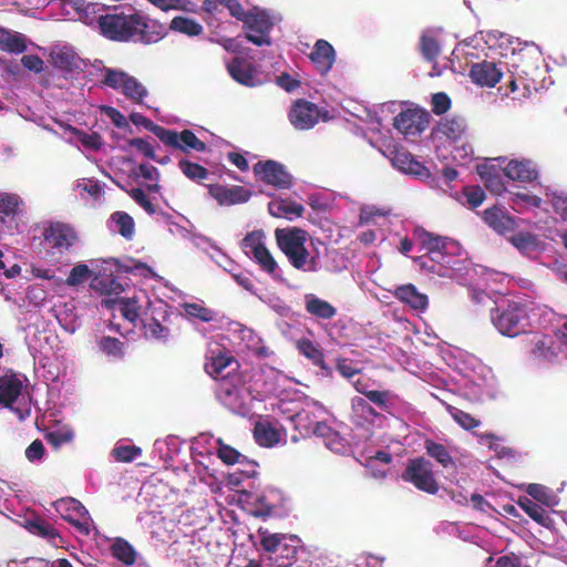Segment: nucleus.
I'll use <instances>...</instances> for the list:
<instances>
[{"label": "nucleus", "mask_w": 567, "mask_h": 567, "mask_svg": "<svg viewBox=\"0 0 567 567\" xmlns=\"http://www.w3.org/2000/svg\"><path fill=\"white\" fill-rule=\"evenodd\" d=\"M391 162L394 167L405 174L419 177L421 179L427 178L430 176L427 168L420 162L415 161L413 156L405 151H395L391 157Z\"/></svg>", "instance_id": "20"}, {"label": "nucleus", "mask_w": 567, "mask_h": 567, "mask_svg": "<svg viewBox=\"0 0 567 567\" xmlns=\"http://www.w3.org/2000/svg\"><path fill=\"white\" fill-rule=\"evenodd\" d=\"M241 21H244L247 29L246 38L248 41L259 47L271 43L269 32L274 22L265 11L254 9L249 13L246 12Z\"/></svg>", "instance_id": "7"}, {"label": "nucleus", "mask_w": 567, "mask_h": 567, "mask_svg": "<svg viewBox=\"0 0 567 567\" xmlns=\"http://www.w3.org/2000/svg\"><path fill=\"white\" fill-rule=\"evenodd\" d=\"M403 480L429 494H435L439 485L434 478L432 464L423 457L411 460L402 475Z\"/></svg>", "instance_id": "5"}, {"label": "nucleus", "mask_w": 567, "mask_h": 567, "mask_svg": "<svg viewBox=\"0 0 567 567\" xmlns=\"http://www.w3.org/2000/svg\"><path fill=\"white\" fill-rule=\"evenodd\" d=\"M130 196L143 207L150 215L155 214V206L151 203L150 198L141 188H133L128 192Z\"/></svg>", "instance_id": "53"}, {"label": "nucleus", "mask_w": 567, "mask_h": 567, "mask_svg": "<svg viewBox=\"0 0 567 567\" xmlns=\"http://www.w3.org/2000/svg\"><path fill=\"white\" fill-rule=\"evenodd\" d=\"M99 27L102 34L113 41L133 40L151 43L157 40V37L150 31L148 23L137 13L114 11L100 16Z\"/></svg>", "instance_id": "2"}, {"label": "nucleus", "mask_w": 567, "mask_h": 567, "mask_svg": "<svg viewBox=\"0 0 567 567\" xmlns=\"http://www.w3.org/2000/svg\"><path fill=\"white\" fill-rule=\"evenodd\" d=\"M432 105L435 114H443L450 109L451 101L445 93H436L432 97Z\"/></svg>", "instance_id": "56"}, {"label": "nucleus", "mask_w": 567, "mask_h": 567, "mask_svg": "<svg viewBox=\"0 0 567 567\" xmlns=\"http://www.w3.org/2000/svg\"><path fill=\"white\" fill-rule=\"evenodd\" d=\"M254 173L261 181L277 188H289L291 185V176L281 164L275 161L257 163L254 166Z\"/></svg>", "instance_id": "9"}, {"label": "nucleus", "mask_w": 567, "mask_h": 567, "mask_svg": "<svg viewBox=\"0 0 567 567\" xmlns=\"http://www.w3.org/2000/svg\"><path fill=\"white\" fill-rule=\"evenodd\" d=\"M450 412L452 417L465 430H473L481 424L480 420L460 409L450 408Z\"/></svg>", "instance_id": "49"}, {"label": "nucleus", "mask_w": 567, "mask_h": 567, "mask_svg": "<svg viewBox=\"0 0 567 567\" xmlns=\"http://www.w3.org/2000/svg\"><path fill=\"white\" fill-rule=\"evenodd\" d=\"M395 297L416 310H424L427 306V297L419 292L413 285L396 288Z\"/></svg>", "instance_id": "27"}, {"label": "nucleus", "mask_w": 567, "mask_h": 567, "mask_svg": "<svg viewBox=\"0 0 567 567\" xmlns=\"http://www.w3.org/2000/svg\"><path fill=\"white\" fill-rule=\"evenodd\" d=\"M25 49V40L21 34L11 33L6 29L0 28V50L11 53H21Z\"/></svg>", "instance_id": "29"}, {"label": "nucleus", "mask_w": 567, "mask_h": 567, "mask_svg": "<svg viewBox=\"0 0 567 567\" xmlns=\"http://www.w3.org/2000/svg\"><path fill=\"white\" fill-rule=\"evenodd\" d=\"M303 210L305 208L302 205L282 198H276L268 204V212L274 217L291 219L292 216H301Z\"/></svg>", "instance_id": "26"}, {"label": "nucleus", "mask_w": 567, "mask_h": 567, "mask_svg": "<svg viewBox=\"0 0 567 567\" xmlns=\"http://www.w3.org/2000/svg\"><path fill=\"white\" fill-rule=\"evenodd\" d=\"M78 240L75 230L66 224H51L44 231V243L56 254L66 252Z\"/></svg>", "instance_id": "8"}, {"label": "nucleus", "mask_w": 567, "mask_h": 567, "mask_svg": "<svg viewBox=\"0 0 567 567\" xmlns=\"http://www.w3.org/2000/svg\"><path fill=\"white\" fill-rule=\"evenodd\" d=\"M120 306V310L125 319L131 322H134L138 317L140 306L138 298L134 296L133 298L121 299L117 301Z\"/></svg>", "instance_id": "45"}, {"label": "nucleus", "mask_w": 567, "mask_h": 567, "mask_svg": "<svg viewBox=\"0 0 567 567\" xmlns=\"http://www.w3.org/2000/svg\"><path fill=\"white\" fill-rule=\"evenodd\" d=\"M44 454V445L40 440L33 441L25 450V457L30 462L42 458Z\"/></svg>", "instance_id": "59"}, {"label": "nucleus", "mask_w": 567, "mask_h": 567, "mask_svg": "<svg viewBox=\"0 0 567 567\" xmlns=\"http://www.w3.org/2000/svg\"><path fill=\"white\" fill-rule=\"evenodd\" d=\"M209 194L220 205H235L246 203L250 198V193L241 186L225 187L221 185L209 186Z\"/></svg>", "instance_id": "17"}, {"label": "nucleus", "mask_w": 567, "mask_h": 567, "mask_svg": "<svg viewBox=\"0 0 567 567\" xmlns=\"http://www.w3.org/2000/svg\"><path fill=\"white\" fill-rule=\"evenodd\" d=\"M310 58L320 73H327L334 62V50L330 43L324 40H318Z\"/></svg>", "instance_id": "24"}, {"label": "nucleus", "mask_w": 567, "mask_h": 567, "mask_svg": "<svg viewBox=\"0 0 567 567\" xmlns=\"http://www.w3.org/2000/svg\"><path fill=\"white\" fill-rule=\"evenodd\" d=\"M494 327L504 336L516 337L529 326L526 305L514 300H504L491 311Z\"/></svg>", "instance_id": "3"}, {"label": "nucleus", "mask_w": 567, "mask_h": 567, "mask_svg": "<svg viewBox=\"0 0 567 567\" xmlns=\"http://www.w3.org/2000/svg\"><path fill=\"white\" fill-rule=\"evenodd\" d=\"M21 63L25 69L33 71L35 73H39L43 70V61L38 55H23L21 59Z\"/></svg>", "instance_id": "62"}, {"label": "nucleus", "mask_w": 567, "mask_h": 567, "mask_svg": "<svg viewBox=\"0 0 567 567\" xmlns=\"http://www.w3.org/2000/svg\"><path fill=\"white\" fill-rule=\"evenodd\" d=\"M284 539H285V536L281 534L268 535L262 538L261 545L265 550H267L269 553H277L284 546L282 545Z\"/></svg>", "instance_id": "54"}, {"label": "nucleus", "mask_w": 567, "mask_h": 567, "mask_svg": "<svg viewBox=\"0 0 567 567\" xmlns=\"http://www.w3.org/2000/svg\"><path fill=\"white\" fill-rule=\"evenodd\" d=\"M351 404H352L353 412L364 420L372 419L373 416L377 415L374 410L362 398H359V396L353 398Z\"/></svg>", "instance_id": "51"}, {"label": "nucleus", "mask_w": 567, "mask_h": 567, "mask_svg": "<svg viewBox=\"0 0 567 567\" xmlns=\"http://www.w3.org/2000/svg\"><path fill=\"white\" fill-rule=\"evenodd\" d=\"M123 342H121L116 338L112 337H103L100 340L101 350L115 359H120L124 355V347Z\"/></svg>", "instance_id": "42"}, {"label": "nucleus", "mask_w": 567, "mask_h": 567, "mask_svg": "<svg viewBox=\"0 0 567 567\" xmlns=\"http://www.w3.org/2000/svg\"><path fill=\"white\" fill-rule=\"evenodd\" d=\"M178 166L183 174L192 181L200 182L206 179L208 176V171L198 164L188 161H181Z\"/></svg>", "instance_id": "41"}, {"label": "nucleus", "mask_w": 567, "mask_h": 567, "mask_svg": "<svg viewBox=\"0 0 567 567\" xmlns=\"http://www.w3.org/2000/svg\"><path fill=\"white\" fill-rule=\"evenodd\" d=\"M481 175L485 179V185L491 192L501 194L505 190V186L497 175H493L491 173L487 174L484 172H481Z\"/></svg>", "instance_id": "57"}, {"label": "nucleus", "mask_w": 567, "mask_h": 567, "mask_svg": "<svg viewBox=\"0 0 567 567\" xmlns=\"http://www.w3.org/2000/svg\"><path fill=\"white\" fill-rule=\"evenodd\" d=\"M465 197L472 208L478 207L485 199V193L481 187H468L465 190Z\"/></svg>", "instance_id": "55"}, {"label": "nucleus", "mask_w": 567, "mask_h": 567, "mask_svg": "<svg viewBox=\"0 0 567 567\" xmlns=\"http://www.w3.org/2000/svg\"><path fill=\"white\" fill-rule=\"evenodd\" d=\"M22 390V382L17 377H6L0 379V403L13 411L19 420H24L30 411L13 406L19 399Z\"/></svg>", "instance_id": "11"}, {"label": "nucleus", "mask_w": 567, "mask_h": 567, "mask_svg": "<svg viewBox=\"0 0 567 567\" xmlns=\"http://www.w3.org/2000/svg\"><path fill=\"white\" fill-rule=\"evenodd\" d=\"M511 243L523 254L530 255L538 251L539 241L529 233H518L511 237Z\"/></svg>", "instance_id": "34"}, {"label": "nucleus", "mask_w": 567, "mask_h": 567, "mask_svg": "<svg viewBox=\"0 0 567 567\" xmlns=\"http://www.w3.org/2000/svg\"><path fill=\"white\" fill-rule=\"evenodd\" d=\"M142 451L137 446L131 445H122L113 449V456L120 462H131L138 455H141Z\"/></svg>", "instance_id": "50"}, {"label": "nucleus", "mask_w": 567, "mask_h": 567, "mask_svg": "<svg viewBox=\"0 0 567 567\" xmlns=\"http://www.w3.org/2000/svg\"><path fill=\"white\" fill-rule=\"evenodd\" d=\"M365 396L378 406L385 408L390 399V393L388 391L369 390Z\"/></svg>", "instance_id": "63"}, {"label": "nucleus", "mask_w": 567, "mask_h": 567, "mask_svg": "<svg viewBox=\"0 0 567 567\" xmlns=\"http://www.w3.org/2000/svg\"><path fill=\"white\" fill-rule=\"evenodd\" d=\"M425 450L427 454L435 458L443 467H449L454 464L449 451L442 444L427 440L425 441Z\"/></svg>", "instance_id": "38"}, {"label": "nucleus", "mask_w": 567, "mask_h": 567, "mask_svg": "<svg viewBox=\"0 0 567 567\" xmlns=\"http://www.w3.org/2000/svg\"><path fill=\"white\" fill-rule=\"evenodd\" d=\"M218 449L217 455L218 457L228 465H234L240 462V458L244 457L234 447L225 444L221 439H217L216 441Z\"/></svg>", "instance_id": "43"}, {"label": "nucleus", "mask_w": 567, "mask_h": 567, "mask_svg": "<svg viewBox=\"0 0 567 567\" xmlns=\"http://www.w3.org/2000/svg\"><path fill=\"white\" fill-rule=\"evenodd\" d=\"M436 134L452 142H461L466 135L465 120L458 116L443 118L436 127Z\"/></svg>", "instance_id": "23"}, {"label": "nucleus", "mask_w": 567, "mask_h": 567, "mask_svg": "<svg viewBox=\"0 0 567 567\" xmlns=\"http://www.w3.org/2000/svg\"><path fill=\"white\" fill-rule=\"evenodd\" d=\"M103 83L120 90L127 99L138 103L148 94L146 87L136 78L120 70L106 69Z\"/></svg>", "instance_id": "4"}, {"label": "nucleus", "mask_w": 567, "mask_h": 567, "mask_svg": "<svg viewBox=\"0 0 567 567\" xmlns=\"http://www.w3.org/2000/svg\"><path fill=\"white\" fill-rule=\"evenodd\" d=\"M182 307L185 311V315L188 318L198 319L203 322L214 321L217 316V313L214 310L206 308L199 303L185 302L182 305Z\"/></svg>", "instance_id": "36"}, {"label": "nucleus", "mask_w": 567, "mask_h": 567, "mask_svg": "<svg viewBox=\"0 0 567 567\" xmlns=\"http://www.w3.org/2000/svg\"><path fill=\"white\" fill-rule=\"evenodd\" d=\"M519 506L528 514L534 520L544 523L547 519L546 511L537 503L526 498L519 501Z\"/></svg>", "instance_id": "48"}, {"label": "nucleus", "mask_w": 567, "mask_h": 567, "mask_svg": "<svg viewBox=\"0 0 567 567\" xmlns=\"http://www.w3.org/2000/svg\"><path fill=\"white\" fill-rule=\"evenodd\" d=\"M235 363L236 362L231 357L221 354L213 358L212 361L206 364V370L209 374L217 378L218 375H221L227 368Z\"/></svg>", "instance_id": "44"}, {"label": "nucleus", "mask_w": 567, "mask_h": 567, "mask_svg": "<svg viewBox=\"0 0 567 567\" xmlns=\"http://www.w3.org/2000/svg\"><path fill=\"white\" fill-rule=\"evenodd\" d=\"M276 241L291 266L303 272H317L321 267V241L311 238L307 231L297 228H278Z\"/></svg>", "instance_id": "1"}, {"label": "nucleus", "mask_w": 567, "mask_h": 567, "mask_svg": "<svg viewBox=\"0 0 567 567\" xmlns=\"http://www.w3.org/2000/svg\"><path fill=\"white\" fill-rule=\"evenodd\" d=\"M92 276V270L84 264H79L74 266L69 277L65 280V284L69 287H78L86 282Z\"/></svg>", "instance_id": "40"}, {"label": "nucleus", "mask_w": 567, "mask_h": 567, "mask_svg": "<svg viewBox=\"0 0 567 567\" xmlns=\"http://www.w3.org/2000/svg\"><path fill=\"white\" fill-rule=\"evenodd\" d=\"M386 213L374 207V206H364L361 208L359 223L360 225L369 224L377 216H384Z\"/></svg>", "instance_id": "58"}, {"label": "nucleus", "mask_w": 567, "mask_h": 567, "mask_svg": "<svg viewBox=\"0 0 567 567\" xmlns=\"http://www.w3.org/2000/svg\"><path fill=\"white\" fill-rule=\"evenodd\" d=\"M301 354L309 359L315 365L327 369L321 350L311 340L307 338L299 339L296 343Z\"/></svg>", "instance_id": "30"}, {"label": "nucleus", "mask_w": 567, "mask_h": 567, "mask_svg": "<svg viewBox=\"0 0 567 567\" xmlns=\"http://www.w3.org/2000/svg\"><path fill=\"white\" fill-rule=\"evenodd\" d=\"M101 291L102 293L112 296V295H120L123 291L122 285L115 280L112 277L103 279L101 282Z\"/></svg>", "instance_id": "60"}, {"label": "nucleus", "mask_w": 567, "mask_h": 567, "mask_svg": "<svg viewBox=\"0 0 567 567\" xmlns=\"http://www.w3.org/2000/svg\"><path fill=\"white\" fill-rule=\"evenodd\" d=\"M272 279L284 281L282 271L269 250L265 247L251 257Z\"/></svg>", "instance_id": "28"}, {"label": "nucleus", "mask_w": 567, "mask_h": 567, "mask_svg": "<svg viewBox=\"0 0 567 567\" xmlns=\"http://www.w3.org/2000/svg\"><path fill=\"white\" fill-rule=\"evenodd\" d=\"M484 220L499 234L512 231L515 228V220L496 207L484 212Z\"/></svg>", "instance_id": "25"}, {"label": "nucleus", "mask_w": 567, "mask_h": 567, "mask_svg": "<svg viewBox=\"0 0 567 567\" xmlns=\"http://www.w3.org/2000/svg\"><path fill=\"white\" fill-rule=\"evenodd\" d=\"M171 29L189 37L199 35L203 32V25L200 23L186 17H175L171 21Z\"/></svg>", "instance_id": "35"}, {"label": "nucleus", "mask_w": 567, "mask_h": 567, "mask_svg": "<svg viewBox=\"0 0 567 567\" xmlns=\"http://www.w3.org/2000/svg\"><path fill=\"white\" fill-rule=\"evenodd\" d=\"M22 200L17 194L0 193V221L10 230L17 227L16 217L21 210Z\"/></svg>", "instance_id": "18"}, {"label": "nucleus", "mask_w": 567, "mask_h": 567, "mask_svg": "<svg viewBox=\"0 0 567 567\" xmlns=\"http://www.w3.org/2000/svg\"><path fill=\"white\" fill-rule=\"evenodd\" d=\"M504 174L513 181L532 182L537 175L536 165L529 159H512L504 168Z\"/></svg>", "instance_id": "22"}, {"label": "nucleus", "mask_w": 567, "mask_h": 567, "mask_svg": "<svg viewBox=\"0 0 567 567\" xmlns=\"http://www.w3.org/2000/svg\"><path fill=\"white\" fill-rule=\"evenodd\" d=\"M470 76L473 82L481 86L493 87L499 82L502 72L493 62L483 61L472 65Z\"/></svg>", "instance_id": "19"}, {"label": "nucleus", "mask_w": 567, "mask_h": 567, "mask_svg": "<svg viewBox=\"0 0 567 567\" xmlns=\"http://www.w3.org/2000/svg\"><path fill=\"white\" fill-rule=\"evenodd\" d=\"M219 400L230 411L235 413H245L248 410V401L250 395L244 388H238L225 383L220 388Z\"/></svg>", "instance_id": "13"}, {"label": "nucleus", "mask_w": 567, "mask_h": 567, "mask_svg": "<svg viewBox=\"0 0 567 567\" xmlns=\"http://www.w3.org/2000/svg\"><path fill=\"white\" fill-rule=\"evenodd\" d=\"M427 124L426 114L421 110H405L394 117V127L404 136H416Z\"/></svg>", "instance_id": "10"}, {"label": "nucleus", "mask_w": 567, "mask_h": 567, "mask_svg": "<svg viewBox=\"0 0 567 567\" xmlns=\"http://www.w3.org/2000/svg\"><path fill=\"white\" fill-rule=\"evenodd\" d=\"M227 70L231 78L243 85L257 86L261 84L257 69L243 58H235L227 64Z\"/></svg>", "instance_id": "14"}, {"label": "nucleus", "mask_w": 567, "mask_h": 567, "mask_svg": "<svg viewBox=\"0 0 567 567\" xmlns=\"http://www.w3.org/2000/svg\"><path fill=\"white\" fill-rule=\"evenodd\" d=\"M56 511L60 512L65 519L70 520L81 533L87 535L90 533L89 522H79L71 517L70 514H65L68 512H73L79 517L87 516L86 508L76 499L68 498L60 499L55 503Z\"/></svg>", "instance_id": "21"}, {"label": "nucleus", "mask_w": 567, "mask_h": 567, "mask_svg": "<svg viewBox=\"0 0 567 567\" xmlns=\"http://www.w3.org/2000/svg\"><path fill=\"white\" fill-rule=\"evenodd\" d=\"M113 556L126 565H132L136 559L133 546L123 538H116L111 547Z\"/></svg>", "instance_id": "33"}, {"label": "nucleus", "mask_w": 567, "mask_h": 567, "mask_svg": "<svg viewBox=\"0 0 567 567\" xmlns=\"http://www.w3.org/2000/svg\"><path fill=\"white\" fill-rule=\"evenodd\" d=\"M76 138L87 148L97 151L102 146L101 136L96 133L86 134L79 130H73Z\"/></svg>", "instance_id": "52"}, {"label": "nucleus", "mask_w": 567, "mask_h": 567, "mask_svg": "<svg viewBox=\"0 0 567 567\" xmlns=\"http://www.w3.org/2000/svg\"><path fill=\"white\" fill-rule=\"evenodd\" d=\"M318 109L315 104L299 100L289 112V121L297 130H309L318 122Z\"/></svg>", "instance_id": "12"}, {"label": "nucleus", "mask_w": 567, "mask_h": 567, "mask_svg": "<svg viewBox=\"0 0 567 567\" xmlns=\"http://www.w3.org/2000/svg\"><path fill=\"white\" fill-rule=\"evenodd\" d=\"M421 52L426 60L432 61L439 55L440 45L433 37L423 33L421 37Z\"/></svg>", "instance_id": "47"}, {"label": "nucleus", "mask_w": 567, "mask_h": 567, "mask_svg": "<svg viewBox=\"0 0 567 567\" xmlns=\"http://www.w3.org/2000/svg\"><path fill=\"white\" fill-rule=\"evenodd\" d=\"M306 309L309 313L322 319H330L336 315V309L329 302L313 295L306 296Z\"/></svg>", "instance_id": "31"}, {"label": "nucleus", "mask_w": 567, "mask_h": 567, "mask_svg": "<svg viewBox=\"0 0 567 567\" xmlns=\"http://www.w3.org/2000/svg\"><path fill=\"white\" fill-rule=\"evenodd\" d=\"M115 229L125 238H132L134 234V220L126 213L116 212L112 215Z\"/></svg>", "instance_id": "39"}, {"label": "nucleus", "mask_w": 567, "mask_h": 567, "mask_svg": "<svg viewBox=\"0 0 567 567\" xmlns=\"http://www.w3.org/2000/svg\"><path fill=\"white\" fill-rule=\"evenodd\" d=\"M415 236L429 252L454 254L458 250V244L447 237L437 236L424 229H416Z\"/></svg>", "instance_id": "15"}, {"label": "nucleus", "mask_w": 567, "mask_h": 567, "mask_svg": "<svg viewBox=\"0 0 567 567\" xmlns=\"http://www.w3.org/2000/svg\"><path fill=\"white\" fill-rule=\"evenodd\" d=\"M50 59L52 64L62 71L73 72L82 70L83 61L71 47H54L50 52Z\"/></svg>", "instance_id": "16"}, {"label": "nucleus", "mask_w": 567, "mask_h": 567, "mask_svg": "<svg viewBox=\"0 0 567 567\" xmlns=\"http://www.w3.org/2000/svg\"><path fill=\"white\" fill-rule=\"evenodd\" d=\"M265 233L262 230H254L248 233L241 241V248L248 257H252L256 252L265 248Z\"/></svg>", "instance_id": "37"}, {"label": "nucleus", "mask_w": 567, "mask_h": 567, "mask_svg": "<svg viewBox=\"0 0 567 567\" xmlns=\"http://www.w3.org/2000/svg\"><path fill=\"white\" fill-rule=\"evenodd\" d=\"M533 353L538 359L551 360L556 357V350L551 346V341L548 338H540L535 342Z\"/></svg>", "instance_id": "46"}, {"label": "nucleus", "mask_w": 567, "mask_h": 567, "mask_svg": "<svg viewBox=\"0 0 567 567\" xmlns=\"http://www.w3.org/2000/svg\"><path fill=\"white\" fill-rule=\"evenodd\" d=\"M130 145L142 152L148 158H155V153L151 144L143 138H133L130 141Z\"/></svg>", "instance_id": "64"}, {"label": "nucleus", "mask_w": 567, "mask_h": 567, "mask_svg": "<svg viewBox=\"0 0 567 567\" xmlns=\"http://www.w3.org/2000/svg\"><path fill=\"white\" fill-rule=\"evenodd\" d=\"M527 493L535 499L543 502L546 505H549L548 501V491L545 486L539 484H529L527 487Z\"/></svg>", "instance_id": "61"}, {"label": "nucleus", "mask_w": 567, "mask_h": 567, "mask_svg": "<svg viewBox=\"0 0 567 567\" xmlns=\"http://www.w3.org/2000/svg\"><path fill=\"white\" fill-rule=\"evenodd\" d=\"M255 439L259 445L270 447L280 440L279 432L270 424L257 423L255 426Z\"/></svg>", "instance_id": "32"}, {"label": "nucleus", "mask_w": 567, "mask_h": 567, "mask_svg": "<svg viewBox=\"0 0 567 567\" xmlns=\"http://www.w3.org/2000/svg\"><path fill=\"white\" fill-rule=\"evenodd\" d=\"M145 126L168 146L183 151L192 148L198 152H202L206 148L205 143L199 141L189 130H184L183 132L177 133L175 131L166 130L162 126L155 125L151 121H146Z\"/></svg>", "instance_id": "6"}]
</instances>
